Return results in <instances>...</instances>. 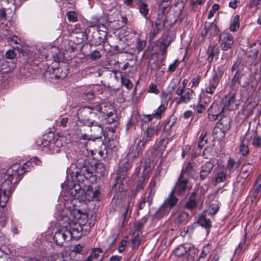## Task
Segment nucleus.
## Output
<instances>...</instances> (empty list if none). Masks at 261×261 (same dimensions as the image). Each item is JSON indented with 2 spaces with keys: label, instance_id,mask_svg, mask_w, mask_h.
<instances>
[{
  "label": "nucleus",
  "instance_id": "f257e3e1",
  "mask_svg": "<svg viewBox=\"0 0 261 261\" xmlns=\"http://www.w3.org/2000/svg\"><path fill=\"white\" fill-rule=\"evenodd\" d=\"M17 181L12 176L7 175L0 185V204L5 206L8 201L12 193L14 191Z\"/></svg>",
  "mask_w": 261,
  "mask_h": 261
},
{
  "label": "nucleus",
  "instance_id": "f03ea898",
  "mask_svg": "<svg viewBox=\"0 0 261 261\" xmlns=\"http://www.w3.org/2000/svg\"><path fill=\"white\" fill-rule=\"evenodd\" d=\"M89 107H84L80 108L77 115L79 120L82 123L87 126L92 125V124L96 121L97 115L95 112ZM99 119V117L97 118Z\"/></svg>",
  "mask_w": 261,
  "mask_h": 261
},
{
  "label": "nucleus",
  "instance_id": "7ed1b4c3",
  "mask_svg": "<svg viewBox=\"0 0 261 261\" xmlns=\"http://www.w3.org/2000/svg\"><path fill=\"white\" fill-rule=\"evenodd\" d=\"M33 162L36 165H39L40 162L37 158H34L32 159V161H29L24 163L21 167H20L19 164H13L11 167L12 173H9L8 175L12 176V178L16 180V181H18L20 180L19 176L22 175L28 171L27 168L31 166Z\"/></svg>",
  "mask_w": 261,
  "mask_h": 261
},
{
  "label": "nucleus",
  "instance_id": "20e7f679",
  "mask_svg": "<svg viewBox=\"0 0 261 261\" xmlns=\"http://www.w3.org/2000/svg\"><path fill=\"white\" fill-rule=\"evenodd\" d=\"M175 94L177 96L176 98L178 104L189 103L195 97V93L190 88H187V89H177Z\"/></svg>",
  "mask_w": 261,
  "mask_h": 261
},
{
  "label": "nucleus",
  "instance_id": "39448f33",
  "mask_svg": "<svg viewBox=\"0 0 261 261\" xmlns=\"http://www.w3.org/2000/svg\"><path fill=\"white\" fill-rule=\"evenodd\" d=\"M224 110V105L222 101H215L207 110L208 119L211 121L217 120Z\"/></svg>",
  "mask_w": 261,
  "mask_h": 261
},
{
  "label": "nucleus",
  "instance_id": "423d86ee",
  "mask_svg": "<svg viewBox=\"0 0 261 261\" xmlns=\"http://www.w3.org/2000/svg\"><path fill=\"white\" fill-rule=\"evenodd\" d=\"M64 221L65 225H67L68 227L67 231L70 232L69 237L80 238L82 234L83 226L76 223L74 221L69 220L68 217H65Z\"/></svg>",
  "mask_w": 261,
  "mask_h": 261
},
{
  "label": "nucleus",
  "instance_id": "0eeeda50",
  "mask_svg": "<svg viewBox=\"0 0 261 261\" xmlns=\"http://www.w3.org/2000/svg\"><path fill=\"white\" fill-rule=\"evenodd\" d=\"M191 186L188 180L182 176H179L174 188L172 190L174 191V194L180 196L183 195L186 191L191 189Z\"/></svg>",
  "mask_w": 261,
  "mask_h": 261
},
{
  "label": "nucleus",
  "instance_id": "6e6552de",
  "mask_svg": "<svg viewBox=\"0 0 261 261\" xmlns=\"http://www.w3.org/2000/svg\"><path fill=\"white\" fill-rule=\"evenodd\" d=\"M154 186V181H151L149 185V188H150V189L148 195L141 199L140 202L139 204V210L149 208L152 202L153 197L155 193V191L153 189Z\"/></svg>",
  "mask_w": 261,
  "mask_h": 261
},
{
  "label": "nucleus",
  "instance_id": "1a4fd4ad",
  "mask_svg": "<svg viewBox=\"0 0 261 261\" xmlns=\"http://www.w3.org/2000/svg\"><path fill=\"white\" fill-rule=\"evenodd\" d=\"M68 228L67 225H65V223L64 222L62 227L56 232L54 239L58 245L62 246L69 237L70 232L67 231Z\"/></svg>",
  "mask_w": 261,
  "mask_h": 261
},
{
  "label": "nucleus",
  "instance_id": "9d476101",
  "mask_svg": "<svg viewBox=\"0 0 261 261\" xmlns=\"http://www.w3.org/2000/svg\"><path fill=\"white\" fill-rule=\"evenodd\" d=\"M222 74L223 72L220 70L218 71H215L214 74L213 75L212 79L210 80L208 85L205 88L206 93L210 94H213L215 93Z\"/></svg>",
  "mask_w": 261,
  "mask_h": 261
},
{
  "label": "nucleus",
  "instance_id": "9b49d317",
  "mask_svg": "<svg viewBox=\"0 0 261 261\" xmlns=\"http://www.w3.org/2000/svg\"><path fill=\"white\" fill-rule=\"evenodd\" d=\"M219 42L222 49L226 51L231 48L234 43L233 37L228 33L224 32L220 36Z\"/></svg>",
  "mask_w": 261,
  "mask_h": 261
},
{
  "label": "nucleus",
  "instance_id": "f8f14e48",
  "mask_svg": "<svg viewBox=\"0 0 261 261\" xmlns=\"http://www.w3.org/2000/svg\"><path fill=\"white\" fill-rule=\"evenodd\" d=\"M222 103L224 105V107L229 110L236 109L239 105L236 99L234 92H230L223 99Z\"/></svg>",
  "mask_w": 261,
  "mask_h": 261
},
{
  "label": "nucleus",
  "instance_id": "ddd939ff",
  "mask_svg": "<svg viewBox=\"0 0 261 261\" xmlns=\"http://www.w3.org/2000/svg\"><path fill=\"white\" fill-rule=\"evenodd\" d=\"M158 129L154 127H148L144 132L141 136V139L139 141L142 144V145H145L149 141L151 140L155 135L158 133Z\"/></svg>",
  "mask_w": 261,
  "mask_h": 261
},
{
  "label": "nucleus",
  "instance_id": "4468645a",
  "mask_svg": "<svg viewBox=\"0 0 261 261\" xmlns=\"http://www.w3.org/2000/svg\"><path fill=\"white\" fill-rule=\"evenodd\" d=\"M71 187L68 190V193L70 194L74 199L83 200V195L85 190L82 188L79 184L71 185Z\"/></svg>",
  "mask_w": 261,
  "mask_h": 261
},
{
  "label": "nucleus",
  "instance_id": "2eb2a0df",
  "mask_svg": "<svg viewBox=\"0 0 261 261\" xmlns=\"http://www.w3.org/2000/svg\"><path fill=\"white\" fill-rule=\"evenodd\" d=\"M105 124V122L102 121H96L92 125L89 126L91 127V131L93 133V137L95 139H100L102 136L103 134V127L102 126Z\"/></svg>",
  "mask_w": 261,
  "mask_h": 261
},
{
  "label": "nucleus",
  "instance_id": "dca6fc26",
  "mask_svg": "<svg viewBox=\"0 0 261 261\" xmlns=\"http://www.w3.org/2000/svg\"><path fill=\"white\" fill-rule=\"evenodd\" d=\"M95 110L99 112L102 117H104L106 115L111 113L113 112H115L114 107L107 102L100 103L95 107Z\"/></svg>",
  "mask_w": 261,
  "mask_h": 261
},
{
  "label": "nucleus",
  "instance_id": "f3484780",
  "mask_svg": "<svg viewBox=\"0 0 261 261\" xmlns=\"http://www.w3.org/2000/svg\"><path fill=\"white\" fill-rule=\"evenodd\" d=\"M142 145V144L138 141L135 147H133L132 149H129V152L127 153L128 160H132V161H133L139 156V154L142 152L145 147L144 145Z\"/></svg>",
  "mask_w": 261,
  "mask_h": 261
},
{
  "label": "nucleus",
  "instance_id": "a211bd4d",
  "mask_svg": "<svg viewBox=\"0 0 261 261\" xmlns=\"http://www.w3.org/2000/svg\"><path fill=\"white\" fill-rule=\"evenodd\" d=\"M100 193L98 190L93 191L92 187L89 186L87 191H85L83 199L85 198L88 201L99 200Z\"/></svg>",
  "mask_w": 261,
  "mask_h": 261
},
{
  "label": "nucleus",
  "instance_id": "6ab92c4d",
  "mask_svg": "<svg viewBox=\"0 0 261 261\" xmlns=\"http://www.w3.org/2000/svg\"><path fill=\"white\" fill-rule=\"evenodd\" d=\"M198 202V197L197 194L196 192H194L190 195L189 199L186 203L185 208L191 211H193L197 207Z\"/></svg>",
  "mask_w": 261,
  "mask_h": 261
},
{
  "label": "nucleus",
  "instance_id": "aec40b11",
  "mask_svg": "<svg viewBox=\"0 0 261 261\" xmlns=\"http://www.w3.org/2000/svg\"><path fill=\"white\" fill-rule=\"evenodd\" d=\"M214 165L211 162H207L201 167L200 178L201 180L205 179L212 171Z\"/></svg>",
  "mask_w": 261,
  "mask_h": 261
},
{
  "label": "nucleus",
  "instance_id": "412c9836",
  "mask_svg": "<svg viewBox=\"0 0 261 261\" xmlns=\"http://www.w3.org/2000/svg\"><path fill=\"white\" fill-rule=\"evenodd\" d=\"M251 140V136L249 134H245L240 146V151L243 155L245 156L249 153L248 145Z\"/></svg>",
  "mask_w": 261,
  "mask_h": 261
},
{
  "label": "nucleus",
  "instance_id": "4be33fe9",
  "mask_svg": "<svg viewBox=\"0 0 261 261\" xmlns=\"http://www.w3.org/2000/svg\"><path fill=\"white\" fill-rule=\"evenodd\" d=\"M230 175L228 174L223 168L220 169L216 173L214 181L216 184H219L225 181L228 178H230Z\"/></svg>",
  "mask_w": 261,
  "mask_h": 261
},
{
  "label": "nucleus",
  "instance_id": "5701e85b",
  "mask_svg": "<svg viewBox=\"0 0 261 261\" xmlns=\"http://www.w3.org/2000/svg\"><path fill=\"white\" fill-rule=\"evenodd\" d=\"M239 167V162H236L233 159L230 158L228 160L226 167L223 168V169L231 176V174L237 171Z\"/></svg>",
  "mask_w": 261,
  "mask_h": 261
},
{
  "label": "nucleus",
  "instance_id": "b1692460",
  "mask_svg": "<svg viewBox=\"0 0 261 261\" xmlns=\"http://www.w3.org/2000/svg\"><path fill=\"white\" fill-rule=\"evenodd\" d=\"M191 249V245L189 244H184L179 245L174 251V254L179 257L186 255Z\"/></svg>",
  "mask_w": 261,
  "mask_h": 261
},
{
  "label": "nucleus",
  "instance_id": "393cba45",
  "mask_svg": "<svg viewBox=\"0 0 261 261\" xmlns=\"http://www.w3.org/2000/svg\"><path fill=\"white\" fill-rule=\"evenodd\" d=\"M246 134H249L251 136L252 144L253 146L257 148L261 147V137L257 135L255 129L251 130L249 128Z\"/></svg>",
  "mask_w": 261,
  "mask_h": 261
},
{
  "label": "nucleus",
  "instance_id": "a878e982",
  "mask_svg": "<svg viewBox=\"0 0 261 261\" xmlns=\"http://www.w3.org/2000/svg\"><path fill=\"white\" fill-rule=\"evenodd\" d=\"M173 194L174 191H172L163 203L169 211L177 204L178 201V198L174 196Z\"/></svg>",
  "mask_w": 261,
  "mask_h": 261
},
{
  "label": "nucleus",
  "instance_id": "bb28decb",
  "mask_svg": "<svg viewBox=\"0 0 261 261\" xmlns=\"http://www.w3.org/2000/svg\"><path fill=\"white\" fill-rule=\"evenodd\" d=\"M261 49V42L257 41L253 43L249 48L248 56L252 59H255Z\"/></svg>",
  "mask_w": 261,
  "mask_h": 261
},
{
  "label": "nucleus",
  "instance_id": "cd10ccee",
  "mask_svg": "<svg viewBox=\"0 0 261 261\" xmlns=\"http://www.w3.org/2000/svg\"><path fill=\"white\" fill-rule=\"evenodd\" d=\"M207 61L211 63L213 62L214 58L217 57L219 54V48L217 45L209 46L207 52Z\"/></svg>",
  "mask_w": 261,
  "mask_h": 261
},
{
  "label": "nucleus",
  "instance_id": "c85d7f7f",
  "mask_svg": "<svg viewBox=\"0 0 261 261\" xmlns=\"http://www.w3.org/2000/svg\"><path fill=\"white\" fill-rule=\"evenodd\" d=\"M74 217L76 220L75 222L77 224H80L81 226H84L87 222L88 216L86 214L81 213L79 210L74 212Z\"/></svg>",
  "mask_w": 261,
  "mask_h": 261
},
{
  "label": "nucleus",
  "instance_id": "c756f323",
  "mask_svg": "<svg viewBox=\"0 0 261 261\" xmlns=\"http://www.w3.org/2000/svg\"><path fill=\"white\" fill-rule=\"evenodd\" d=\"M171 42V40L168 38L163 40L159 44V50L163 58L162 61L165 59L167 54V48Z\"/></svg>",
  "mask_w": 261,
  "mask_h": 261
},
{
  "label": "nucleus",
  "instance_id": "7c9ffc66",
  "mask_svg": "<svg viewBox=\"0 0 261 261\" xmlns=\"http://www.w3.org/2000/svg\"><path fill=\"white\" fill-rule=\"evenodd\" d=\"M189 220V214L187 212H181L177 214L175 222L178 224H185L187 223Z\"/></svg>",
  "mask_w": 261,
  "mask_h": 261
},
{
  "label": "nucleus",
  "instance_id": "2f4dec72",
  "mask_svg": "<svg viewBox=\"0 0 261 261\" xmlns=\"http://www.w3.org/2000/svg\"><path fill=\"white\" fill-rule=\"evenodd\" d=\"M165 110V107L164 105H161L152 115H147L145 117L147 118L148 121H151L152 117H154L156 119L160 118L162 114L164 112Z\"/></svg>",
  "mask_w": 261,
  "mask_h": 261
},
{
  "label": "nucleus",
  "instance_id": "473e14b6",
  "mask_svg": "<svg viewBox=\"0 0 261 261\" xmlns=\"http://www.w3.org/2000/svg\"><path fill=\"white\" fill-rule=\"evenodd\" d=\"M169 210L163 204L159 207L158 210L155 212L154 217L158 219H161L169 212Z\"/></svg>",
  "mask_w": 261,
  "mask_h": 261
},
{
  "label": "nucleus",
  "instance_id": "72a5a7b5",
  "mask_svg": "<svg viewBox=\"0 0 261 261\" xmlns=\"http://www.w3.org/2000/svg\"><path fill=\"white\" fill-rule=\"evenodd\" d=\"M103 120H101L100 121H102L105 122V123H108L109 124L115 123L117 121L118 117L117 114L115 112H113L111 113H110L107 115H106L104 117Z\"/></svg>",
  "mask_w": 261,
  "mask_h": 261
},
{
  "label": "nucleus",
  "instance_id": "f704fd0d",
  "mask_svg": "<svg viewBox=\"0 0 261 261\" xmlns=\"http://www.w3.org/2000/svg\"><path fill=\"white\" fill-rule=\"evenodd\" d=\"M142 239L136 232H133L132 238L131 239L132 247L133 249H137L138 248L141 242Z\"/></svg>",
  "mask_w": 261,
  "mask_h": 261
},
{
  "label": "nucleus",
  "instance_id": "c9c22d12",
  "mask_svg": "<svg viewBox=\"0 0 261 261\" xmlns=\"http://www.w3.org/2000/svg\"><path fill=\"white\" fill-rule=\"evenodd\" d=\"M193 170V165L191 163L188 162L183 167L180 176L184 177L186 175L187 176L191 175Z\"/></svg>",
  "mask_w": 261,
  "mask_h": 261
},
{
  "label": "nucleus",
  "instance_id": "e433bc0d",
  "mask_svg": "<svg viewBox=\"0 0 261 261\" xmlns=\"http://www.w3.org/2000/svg\"><path fill=\"white\" fill-rule=\"evenodd\" d=\"M254 167L252 164L246 163L244 164L242 167L241 173L244 177H247L252 171Z\"/></svg>",
  "mask_w": 261,
  "mask_h": 261
},
{
  "label": "nucleus",
  "instance_id": "4c0bfd02",
  "mask_svg": "<svg viewBox=\"0 0 261 261\" xmlns=\"http://www.w3.org/2000/svg\"><path fill=\"white\" fill-rule=\"evenodd\" d=\"M251 82L252 79L251 75L245 72L239 84L242 87H246L249 85Z\"/></svg>",
  "mask_w": 261,
  "mask_h": 261
},
{
  "label": "nucleus",
  "instance_id": "58836bf2",
  "mask_svg": "<svg viewBox=\"0 0 261 261\" xmlns=\"http://www.w3.org/2000/svg\"><path fill=\"white\" fill-rule=\"evenodd\" d=\"M240 17L238 15L234 16L231 21L229 29L231 31L235 32L239 28Z\"/></svg>",
  "mask_w": 261,
  "mask_h": 261
},
{
  "label": "nucleus",
  "instance_id": "ea45409f",
  "mask_svg": "<svg viewBox=\"0 0 261 261\" xmlns=\"http://www.w3.org/2000/svg\"><path fill=\"white\" fill-rule=\"evenodd\" d=\"M63 145L62 139L61 138L57 139L54 142L49 143V148L53 147V153L57 152L58 148Z\"/></svg>",
  "mask_w": 261,
  "mask_h": 261
},
{
  "label": "nucleus",
  "instance_id": "a19ab883",
  "mask_svg": "<svg viewBox=\"0 0 261 261\" xmlns=\"http://www.w3.org/2000/svg\"><path fill=\"white\" fill-rule=\"evenodd\" d=\"M198 222L200 225L205 228H209L211 226V222L210 219L203 215H202L200 217Z\"/></svg>",
  "mask_w": 261,
  "mask_h": 261
},
{
  "label": "nucleus",
  "instance_id": "79ce46f5",
  "mask_svg": "<svg viewBox=\"0 0 261 261\" xmlns=\"http://www.w3.org/2000/svg\"><path fill=\"white\" fill-rule=\"evenodd\" d=\"M168 143V140L166 138H163L160 139L159 142L158 143L157 149L160 152L163 151Z\"/></svg>",
  "mask_w": 261,
  "mask_h": 261
},
{
  "label": "nucleus",
  "instance_id": "37998d69",
  "mask_svg": "<svg viewBox=\"0 0 261 261\" xmlns=\"http://www.w3.org/2000/svg\"><path fill=\"white\" fill-rule=\"evenodd\" d=\"M244 67L240 60L237 61L232 65L231 70L232 72H240L244 71Z\"/></svg>",
  "mask_w": 261,
  "mask_h": 261
},
{
  "label": "nucleus",
  "instance_id": "c03bdc74",
  "mask_svg": "<svg viewBox=\"0 0 261 261\" xmlns=\"http://www.w3.org/2000/svg\"><path fill=\"white\" fill-rule=\"evenodd\" d=\"M7 42L10 45L19 44L22 46L23 42L21 40L14 35L7 38Z\"/></svg>",
  "mask_w": 261,
  "mask_h": 261
},
{
  "label": "nucleus",
  "instance_id": "a18cd8bd",
  "mask_svg": "<svg viewBox=\"0 0 261 261\" xmlns=\"http://www.w3.org/2000/svg\"><path fill=\"white\" fill-rule=\"evenodd\" d=\"M146 46V41L139 35L137 38L136 49L138 52L142 51Z\"/></svg>",
  "mask_w": 261,
  "mask_h": 261
},
{
  "label": "nucleus",
  "instance_id": "49530a36",
  "mask_svg": "<svg viewBox=\"0 0 261 261\" xmlns=\"http://www.w3.org/2000/svg\"><path fill=\"white\" fill-rule=\"evenodd\" d=\"M206 132H202L200 136L198 146L200 149H202L207 142V139L206 138Z\"/></svg>",
  "mask_w": 261,
  "mask_h": 261
},
{
  "label": "nucleus",
  "instance_id": "de8ad7c7",
  "mask_svg": "<svg viewBox=\"0 0 261 261\" xmlns=\"http://www.w3.org/2000/svg\"><path fill=\"white\" fill-rule=\"evenodd\" d=\"M82 174L86 178L90 177L92 175V172L87 167L84 166L83 168L81 169L80 173H76V176L78 177L79 175Z\"/></svg>",
  "mask_w": 261,
  "mask_h": 261
},
{
  "label": "nucleus",
  "instance_id": "09e8293b",
  "mask_svg": "<svg viewBox=\"0 0 261 261\" xmlns=\"http://www.w3.org/2000/svg\"><path fill=\"white\" fill-rule=\"evenodd\" d=\"M145 179V176L143 175L142 177V179L138 181L135 189L133 191L135 195H136L138 192L143 189L145 185V183L144 182Z\"/></svg>",
  "mask_w": 261,
  "mask_h": 261
},
{
  "label": "nucleus",
  "instance_id": "8fccbe9b",
  "mask_svg": "<svg viewBox=\"0 0 261 261\" xmlns=\"http://www.w3.org/2000/svg\"><path fill=\"white\" fill-rule=\"evenodd\" d=\"M94 97V93L91 89H87L84 91L83 98L88 100H91Z\"/></svg>",
  "mask_w": 261,
  "mask_h": 261
},
{
  "label": "nucleus",
  "instance_id": "3c124183",
  "mask_svg": "<svg viewBox=\"0 0 261 261\" xmlns=\"http://www.w3.org/2000/svg\"><path fill=\"white\" fill-rule=\"evenodd\" d=\"M68 20L70 22H76L78 20V17L75 12L74 11H69L67 13Z\"/></svg>",
  "mask_w": 261,
  "mask_h": 261
},
{
  "label": "nucleus",
  "instance_id": "603ef678",
  "mask_svg": "<svg viewBox=\"0 0 261 261\" xmlns=\"http://www.w3.org/2000/svg\"><path fill=\"white\" fill-rule=\"evenodd\" d=\"M240 84L234 79H232L230 83L229 88L231 90L230 92H234L236 94Z\"/></svg>",
  "mask_w": 261,
  "mask_h": 261
},
{
  "label": "nucleus",
  "instance_id": "864d4df0",
  "mask_svg": "<svg viewBox=\"0 0 261 261\" xmlns=\"http://www.w3.org/2000/svg\"><path fill=\"white\" fill-rule=\"evenodd\" d=\"M162 18L161 17V15L159 14V16L157 18V20L155 21V25H156V31L155 30H154L153 33L154 34H156L158 32V31L161 25L162 27H163L164 25V24H165L164 20H162Z\"/></svg>",
  "mask_w": 261,
  "mask_h": 261
},
{
  "label": "nucleus",
  "instance_id": "5fc2aeb1",
  "mask_svg": "<svg viewBox=\"0 0 261 261\" xmlns=\"http://www.w3.org/2000/svg\"><path fill=\"white\" fill-rule=\"evenodd\" d=\"M102 249L100 248H94L89 256H91V258H98L100 254L102 253Z\"/></svg>",
  "mask_w": 261,
  "mask_h": 261
},
{
  "label": "nucleus",
  "instance_id": "6e6d98bb",
  "mask_svg": "<svg viewBox=\"0 0 261 261\" xmlns=\"http://www.w3.org/2000/svg\"><path fill=\"white\" fill-rule=\"evenodd\" d=\"M179 61L178 60H175L172 64H171L168 68L167 71L169 72H172L174 71L177 67L178 66Z\"/></svg>",
  "mask_w": 261,
  "mask_h": 261
},
{
  "label": "nucleus",
  "instance_id": "4d7b16f0",
  "mask_svg": "<svg viewBox=\"0 0 261 261\" xmlns=\"http://www.w3.org/2000/svg\"><path fill=\"white\" fill-rule=\"evenodd\" d=\"M219 9V5L217 4H215L213 5L212 8L211 9V10L209 12L208 15L207 16L208 19H211L212 18L215 12L218 11Z\"/></svg>",
  "mask_w": 261,
  "mask_h": 261
},
{
  "label": "nucleus",
  "instance_id": "13d9d810",
  "mask_svg": "<svg viewBox=\"0 0 261 261\" xmlns=\"http://www.w3.org/2000/svg\"><path fill=\"white\" fill-rule=\"evenodd\" d=\"M140 12L144 16H146L148 12V9L146 4L142 3L139 7Z\"/></svg>",
  "mask_w": 261,
  "mask_h": 261
},
{
  "label": "nucleus",
  "instance_id": "bf43d9fd",
  "mask_svg": "<svg viewBox=\"0 0 261 261\" xmlns=\"http://www.w3.org/2000/svg\"><path fill=\"white\" fill-rule=\"evenodd\" d=\"M162 3L160 4V12L163 15L166 8L167 7L170 0H160Z\"/></svg>",
  "mask_w": 261,
  "mask_h": 261
},
{
  "label": "nucleus",
  "instance_id": "052dcab7",
  "mask_svg": "<svg viewBox=\"0 0 261 261\" xmlns=\"http://www.w3.org/2000/svg\"><path fill=\"white\" fill-rule=\"evenodd\" d=\"M121 82L122 85L126 87V88H127V89H130L132 88V83L130 82V80L128 79L125 77H122Z\"/></svg>",
  "mask_w": 261,
  "mask_h": 261
},
{
  "label": "nucleus",
  "instance_id": "680f3d73",
  "mask_svg": "<svg viewBox=\"0 0 261 261\" xmlns=\"http://www.w3.org/2000/svg\"><path fill=\"white\" fill-rule=\"evenodd\" d=\"M16 56V53L13 49H9L7 50L5 54V57L8 59L13 60Z\"/></svg>",
  "mask_w": 261,
  "mask_h": 261
},
{
  "label": "nucleus",
  "instance_id": "e2e57ef3",
  "mask_svg": "<svg viewBox=\"0 0 261 261\" xmlns=\"http://www.w3.org/2000/svg\"><path fill=\"white\" fill-rule=\"evenodd\" d=\"M6 20V13L5 10L0 4V23H3Z\"/></svg>",
  "mask_w": 261,
  "mask_h": 261
},
{
  "label": "nucleus",
  "instance_id": "0e129e2a",
  "mask_svg": "<svg viewBox=\"0 0 261 261\" xmlns=\"http://www.w3.org/2000/svg\"><path fill=\"white\" fill-rule=\"evenodd\" d=\"M195 112L197 114H201L203 113L206 108L202 105V104H199L198 103L196 106H194V107Z\"/></svg>",
  "mask_w": 261,
  "mask_h": 261
},
{
  "label": "nucleus",
  "instance_id": "69168bd1",
  "mask_svg": "<svg viewBox=\"0 0 261 261\" xmlns=\"http://www.w3.org/2000/svg\"><path fill=\"white\" fill-rule=\"evenodd\" d=\"M7 222V218L5 213L0 210V224L4 226Z\"/></svg>",
  "mask_w": 261,
  "mask_h": 261
},
{
  "label": "nucleus",
  "instance_id": "338daca9",
  "mask_svg": "<svg viewBox=\"0 0 261 261\" xmlns=\"http://www.w3.org/2000/svg\"><path fill=\"white\" fill-rule=\"evenodd\" d=\"M230 118L227 117H224L220 120V123L225 126L226 128L230 127Z\"/></svg>",
  "mask_w": 261,
  "mask_h": 261
},
{
  "label": "nucleus",
  "instance_id": "774afa93",
  "mask_svg": "<svg viewBox=\"0 0 261 261\" xmlns=\"http://www.w3.org/2000/svg\"><path fill=\"white\" fill-rule=\"evenodd\" d=\"M219 208V206L217 204H212L209 207V213L212 215H214L218 212Z\"/></svg>",
  "mask_w": 261,
  "mask_h": 261
}]
</instances>
